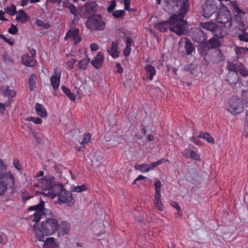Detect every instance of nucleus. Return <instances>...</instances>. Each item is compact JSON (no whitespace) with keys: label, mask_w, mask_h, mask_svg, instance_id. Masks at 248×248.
Listing matches in <instances>:
<instances>
[{"label":"nucleus","mask_w":248,"mask_h":248,"mask_svg":"<svg viewBox=\"0 0 248 248\" xmlns=\"http://www.w3.org/2000/svg\"><path fill=\"white\" fill-rule=\"evenodd\" d=\"M90 48L92 51H96L98 49L99 46L96 43H92L90 45Z\"/></svg>","instance_id":"nucleus-62"},{"label":"nucleus","mask_w":248,"mask_h":248,"mask_svg":"<svg viewBox=\"0 0 248 248\" xmlns=\"http://www.w3.org/2000/svg\"><path fill=\"white\" fill-rule=\"evenodd\" d=\"M125 14V11L123 10H115L112 13V15L117 18H122Z\"/></svg>","instance_id":"nucleus-47"},{"label":"nucleus","mask_w":248,"mask_h":248,"mask_svg":"<svg viewBox=\"0 0 248 248\" xmlns=\"http://www.w3.org/2000/svg\"><path fill=\"white\" fill-rule=\"evenodd\" d=\"M61 74V69L60 67H56L54 68L50 78L51 85L54 90L58 89L59 87Z\"/></svg>","instance_id":"nucleus-12"},{"label":"nucleus","mask_w":248,"mask_h":248,"mask_svg":"<svg viewBox=\"0 0 248 248\" xmlns=\"http://www.w3.org/2000/svg\"><path fill=\"white\" fill-rule=\"evenodd\" d=\"M200 26L203 29L211 31L217 38L223 37L226 33V30L224 31L222 29V31H220V28L217 27V25L214 22H202L200 23Z\"/></svg>","instance_id":"nucleus-9"},{"label":"nucleus","mask_w":248,"mask_h":248,"mask_svg":"<svg viewBox=\"0 0 248 248\" xmlns=\"http://www.w3.org/2000/svg\"><path fill=\"white\" fill-rule=\"evenodd\" d=\"M7 190V187L0 181V195L3 194Z\"/></svg>","instance_id":"nucleus-57"},{"label":"nucleus","mask_w":248,"mask_h":248,"mask_svg":"<svg viewBox=\"0 0 248 248\" xmlns=\"http://www.w3.org/2000/svg\"><path fill=\"white\" fill-rule=\"evenodd\" d=\"M135 169L137 170H139L142 173L148 172L150 171V169L148 166V164L146 163L136 164L135 165Z\"/></svg>","instance_id":"nucleus-32"},{"label":"nucleus","mask_w":248,"mask_h":248,"mask_svg":"<svg viewBox=\"0 0 248 248\" xmlns=\"http://www.w3.org/2000/svg\"><path fill=\"white\" fill-rule=\"evenodd\" d=\"M0 181L7 187V189L8 187L13 188L15 184L14 176L11 171H8L0 175Z\"/></svg>","instance_id":"nucleus-10"},{"label":"nucleus","mask_w":248,"mask_h":248,"mask_svg":"<svg viewBox=\"0 0 248 248\" xmlns=\"http://www.w3.org/2000/svg\"><path fill=\"white\" fill-rule=\"evenodd\" d=\"M116 7V3L115 0H112L109 5V6L107 8L108 12L109 13L113 12L114 11V9Z\"/></svg>","instance_id":"nucleus-51"},{"label":"nucleus","mask_w":248,"mask_h":248,"mask_svg":"<svg viewBox=\"0 0 248 248\" xmlns=\"http://www.w3.org/2000/svg\"><path fill=\"white\" fill-rule=\"evenodd\" d=\"M104 59V56L102 52H99L94 58V60L91 62L93 66L98 69L100 68L102 64Z\"/></svg>","instance_id":"nucleus-19"},{"label":"nucleus","mask_w":248,"mask_h":248,"mask_svg":"<svg viewBox=\"0 0 248 248\" xmlns=\"http://www.w3.org/2000/svg\"><path fill=\"white\" fill-rule=\"evenodd\" d=\"M133 42V40L130 37H126V46L123 51V54L124 56L128 57L130 53L131 50V45Z\"/></svg>","instance_id":"nucleus-29"},{"label":"nucleus","mask_w":248,"mask_h":248,"mask_svg":"<svg viewBox=\"0 0 248 248\" xmlns=\"http://www.w3.org/2000/svg\"><path fill=\"white\" fill-rule=\"evenodd\" d=\"M217 6L213 1L206 0L202 5V15L205 18H209L216 12Z\"/></svg>","instance_id":"nucleus-11"},{"label":"nucleus","mask_w":248,"mask_h":248,"mask_svg":"<svg viewBox=\"0 0 248 248\" xmlns=\"http://www.w3.org/2000/svg\"><path fill=\"white\" fill-rule=\"evenodd\" d=\"M185 70L190 72L192 75H195L197 69L196 66L193 63H190L185 66Z\"/></svg>","instance_id":"nucleus-41"},{"label":"nucleus","mask_w":248,"mask_h":248,"mask_svg":"<svg viewBox=\"0 0 248 248\" xmlns=\"http://www.w3.org/2000/svg\"><path fill=\"white\" fill-rule=\"evenodd\" d=\"M41 186L43 193L51 199L57 197L58 201L62 203H66L69 206H72L74 202L72 194L64 188L62 184H56L53 176H46L41 180Z\"/></svg>","instance_id":"nucleus-1"},{"label":"nucleus","mask_w":248,"mask_h":248,"mask_svg":"<svg viewBox=\"0 0 248 248\" xmlns=\"http://www.w3.org/2000/svg\"><path fill=\"white\" fill-rule=\"evenodd\" d=\"M91 138V135L90 133L84 134L82 139L79 140L80 144L85 146V145L90 142Z\"/></svg>","instance_id":"nucleus-40"},{"label":"nucleus","mask_w":248,"mask_h":248,"mask_svg":"<svg viewBox=\"0 0 248 248\" xmlns=\"http://www.w3.org/2000/svg\"><path fill=\"white\" fill-rule=\"evenodd\" d=\"M227 110L234 115L241 112L243 110V106L241 100L236 97H232L229 101Z\"/></svg>","instance_id":"nucleus-8"},{"label":"nucleus","mask_w":248,"mask_h":248,"mask_svg":"<svg viewBox=\"0 0 248 248\" xmlns=\"http://www.w3.org/2000/svg\"><path fill=\"white\" fill-rule=\"evenodd\" d=\"M22 63L26 66L33 67L37 62L33 57L29 56L28 54H25L22 56Z\"/></svg>","instance_id":"nucleus-18"},{"label":"nucleus","mask_w":248,"mask_h":248,"mask_svg":"<svg viewBox=\"0 0 248 248\" xmlns=\"http://www.w3.org/2000/svg\"><path fill=\"white\" fill-rule=\"evenodd\" d=\"M45 218V217L44 218ZM46 218L45 221H42L40 226L38 223L35 222L33 229L37 240L39 241H44L45 236L51 235L55 232L58 228V220L52 218V215Z\"/></svg>","instance_id":"nucleus-2"},{"label":"nucleus","mask_w":248,"mask_h":248,"mask_svg":"<svg viewBox=\"0 0 248 248\" xmlns=\"http://www.w3.org/2000/svg\"><path fill=\"white\" fill-rule=\"evenodd\" d=\"M241 31L242 33L238 35L239 39L242 41L248 42V29H243Z\"/></svg>","instance_id":"nucleus-38"},{"label":"nucleus","mask_w":248,"mask_h":248,"mask_svg":"<svg viewBox=\"0 0 248 248\" xmlns=\"http://www.w3.org/2000/svg\"><path fill=\"white\" fill-rule=\"evenodd\" d=\"M21 196L22 200L24 202L27 201L33 197L32 195H30L27 191L22 192L21 194Z\"/></svg>","instance_id":"nucleus-49"},{"label":"nucleus","mask_w":248,"mask_h":248,"mask_svg":"<svg viewBox=\"0 0 248 248\" xmlns=\"http://www.w3.org/2000/svg\"><path fill=\"white\" fill-rule=\"evenodd\" d=\"M119 43L117 41H113L111 43V47L107 49V51L113 59H116L119 57L120 52L118 50Z\"/></svg>","instance_id":"nucleus-20"},{"label":"nucleus","mask_w":248,"mask_h":248,"mask_svg":"<svg viewBox=\"0 0 248 248\" xmlns=\"http://www.w3.org/2000/svg\"><path fill=\"white\" fill-rule=\"evenodd\" d=\"M70 230V225L66 221H62L59 225L58 224V228L57 231L58 236H63L68 233Z\"/></svg>","instance_id":"nucleus-17"},{"label":"nucleus","mask_w":248,"mask_h":248,"mask_svg":"<svg viewBox=\"0 0 248 248\" xmlns=\"http://www.w3.org/2000/svg\"><path fill=\"white\" fill-rule=\"evenodd\" d=\"M98 5L95 1H87L84 4L85 11L88 14H92L96 11L98 8Z\"/></svg>","instance_id":"nucleus-23"},{"label":"nucleus","mask_w":248,"mask_h":248,"mask_svg":"<svg viewBox=\"0 0 248 248\" xmlns=\"http://www.w3.org/2000/svg\"><path fill=\"white\" fill-rule=\"evenodd\" d=\"M3 94L4 96L8 97V101L11 102L13 98L16 95V92L14 90H11L8 86L2 87Z\"/></svg>","instance_id":"nucleus-21"},{"label":"nucleus","mask_w":248,"mask_h":248,"mask_svg":"<svg viewBox=\"0 0 248 248\" xmlns=\"http://www.w3.org/2000/svg\"><path fill=\"white\" fill-rule=\"evenodd\" d=\"M35 109L36 112L40 117L42 118H45L47 115V112L46 108L44 105L40 103H37L35 105Z\"/></svg>","instance_id":"nucleus-24"},{"label":"nucleus","mask_w":248,"mask_h":248,"mask_svg":"<svg viewBox=\"0 0 248 248\" xmlns=\"http://www.w3.org/2000/svg\"><path fill=\"white\" fill-rule=\"evenodd\" d=\"M172 16H175L176 17L172 21V26L170 28V31L175 32L177 35L181 36L185 31L186 21L183 18H180L179 14H173Z\"/></svg>","instance_id":"nucleus-7"},{"label":"nucleus","mask_w":248,"mask_h":248,"mask_svg":"<svg viewBox=\"0 0 248 248\" xmlns=\"http://www.w3.org/2000/svg\"><path fill=\"white\" fill-rule=\"evenodd\" d=\"M40 202L35 205L31 206L29 207V211H34L33 215L32 221L36 223H38L40 219L44 217H47L51 215V211L44 208L45 202L41 199H40Z\"/></svg>","instance_id":"nucleus-4"},{"label":"nucleus","mask_w":248,"mask_h":248,"mask_svg":"<svg viewBox=\"0 0 248 248\" xmlns=\"http://www.w3.org/2000/svg\"><path fill=\"white\" fill-rule=\"evenodd\" d=\"M188 148L190 150V157L196 161H200V155L197 154L198 149L192 144H189Z\"/></svg>","instance_id":"nucleus-25"},{"label":"nucleus","mask_w":248,"mask_h":248,"mask_svg":"<svg viewBox=\"0 0 248 248\" xmlns=\"http://www.w3.org/2000/svg\"><path fill=\"white\" fill-rule=\"evenodd\" d=\"M7 170V165L3 161L0 159V175L4 174V171Z\"/></svg>","instance_id":"nucleus-54"},{"label":"nucleus","mask_w":248,"mask_h":248,"mask_svg":"<svg viewBox=\"0 0 248 248\" xmlns=\"http://www.w3.org/2000/svg\"><path fill=\"white\" fill-rule=\"evenodd\" d=\"M238 72H239L240 74L243 77H248V70L242 63L240 64Z\"/></svg>","instance_id":"nucleus-42"},{"label":"nucleus","mask_w":248,"mask_h":248,"mask_svg":"<svg viewBox=\"0 0 248 248\" xmlns=\"http://www.w3.org/2000/svg\"><path fill=\"white\" fill-rule=\"evenodd\" d=\"M175 17V16H171L168 20L158 23L156 25V29L161 32H165L168 29L170 30L172 26L171 22Z\"/></svg>","instance_id":"nucleus-15"},{"label":"nucleus","mask_w":248,"mask_h":248,"mask_svg":"<svg viewBox=\"0 0 248 248\" xmlns=\"http://www.w3.org/2000/svg\"><path fill=\"white\" fill-rule=\"evenodd\" d=\"M116 67H117V72L118 73H119V74H121L123 73V67L121 66V64L120 63H116Z\"/></svg>","instance_id":"nucleus-64"},{"label":"nucleus","mask_w":248,"mask_h":248,"mask_svg":"<svg viewBox=\"0 0 248 248\" xmlns=\"http://www.w3.org/2000/svg\"><path fill=\"white\" fill-rule=\"evenodd\" d=\"M227 67L230 72H238L239 67L233 62H228Z\"/></svg>","instance_id":"nucleus-39"},{"label":"nucleus","mask_w":248,"mask_h":248,"mask_svg":"<svg viewBox=\"0 0 248 248\" xmlns=\"http://www.w3.org/2000/svg\"><path fill=\"white\" fill-rule=\"evenodd\" d=\"M16 19L18 21L26 22L29 20L30 17L23 10H19Z\"/></svg>","instance_id":"nucleus-28"},{"label":"nucleus","mask_w":248,"mask_h":248,"mask_svg":"<svg viewBox=\"0 0 248 248\" xmlns=\"http://www.w3.org/2000/svg\"><path fill=\"white\" fill-rule=\"evenodd\" d=\"M13 165L14 167L18 170H22V167L19 162V160L17 158H15L13 160Z\"/></svg>","instance_id":"nucleus-53"},{"label":"nucleus","mask_w":248,"mask_h":248,"mask_svg":"<svg viewBox=\"0 0 248 248\" xmlns=\"http://www.w3.org/2000/svg\"><path fill=\"white\" fill-rule=\"evenodd\" d=\"M190 150L188 148V147L186 149V150L182 152V155L186 158H188L190 157V153H188V152H190Z\"/></svg>","instance_id":"nucleus-60"},{"label":"nucleus","mask_w":248,"mask_h":248,"mask_svg":"<svg viewBox=\"0 0 248 248\" xmlns=\"http://www.w3.org/2000/svg\"><path fill=\"white\" fill-rule=\"evenodd\" d=\"M226 80L229 82L230 84L234 85V90L238 91L237 86L239 87L242 84L239 81V77L238 72H229L226 77Z\"/></svg>","instance_id":"nucleus-14"},{"label":"nucleus","mask_w":248,"mask_h":248,"mask_svg":"<svg viewBox=\"0 0 248 248\" xmlns=\"http://www.w3.org/2000/svg\"><path fill=\"white\" fill-rule=\"evenodd\" d=\"M62 90L71 101L75 100V94L71 92L69 88L64 86H62Z\"/></svg>","instance_id":"nucleus-36"},{"label":"nucleus","mask_w":248,"mask_h":248,"mask_svg":"<svg viewBox=\"0 0 248 248\" xmlns=\"http://www.w3.org/2000/svg\"><path fill=\"white\" fill-rule=\"evenodd\" d=\"M124 6V9L128 11H132L133 10L130 8L131 0H123Z\"/></svg>","instance_id":"nucleus-55"},{"label":"nucleus","mask_w":248,"mask_h":248,"mask_svg":"<svg viewBox=\"0 0 248 248\" xmlns=\"http://www.w3.org/2000/svg\"><path fill=\"white\" fill-rule=\"evenodd\" d=\"M63 6L67 7L71 14L75 15L76 13V7L73 4L64 2L63 3Z\"/></svg>","instance_id":"nucleus-45"},{"label":"nucleus","mask_w":248,"mask_h":248,"mask_svg":"<svg viewBox=\"0 0 248 248\" xmlns=\"http://www.w3.org/2000/svg\"><path fill=\"white\" fill-rule=\"evenodd\" d=\"M5 11L6 13L11 16H14L17 13L16 7L14 4H12L10 7L6 8Z\"/></svg>","instance_id":"nucleus-44"},{"label":"nucleus","mask_w":248,"mask_h":248,"mask_svg":"<svg viewBox=\"0 0 248 248\" xmlns=\"http://www.w3.org/2000/svg\"><path fill=\"white\" fill-rule=\"evenodd\" d=\"M90 59L86 56L84 59L79 61L78 63V68L81 70H85L87 68Z\"/></svg>","instance_id":"nucleus-34"},{"label":"nucleus","mask_w":248,"mask_h":248,"mask_svg":"<svg viewBox=\"0 0 248 248\" xmlns=\"http://www.w3.org/2000/svg\"><path fill=\"white\" fill-rule=\"evenodd\" d=\"M171 205L175 208L178 212H180L181 211V207L179 205V204H178L177 202H171Z\"/></svg>","instance_id":"nucleus-58"},{"label":"nucleus","mask_w":248,"mask_h":248,"mask_svg":"<svg viewBox=\"0 0 248 248\" xmlns=\"http://www.w3.org/2000/svg\"><path fill=\"white\" fill-rule=\"evenodd\" d=\"M154 204L155 207L159 210L162 211L163 205L161 202V199L154 200Z\"/></svg>","instance_id":"nucleus-50"},{"label":"nucleus","mask_w":248,"mask_h":248,"mask_svg":"<svg viewBox=\"0 0 248 248\" xmlns=\"http://www.w3.org/2000/svg\"><path fill=\"white\" fill-rule=\"evenodd\" d=\"M199 137L205 140L208 142L214 144V140L213 137L206 132H199Z\"/></svg>","instance_id":"nucleus-33"},{"label":"nucleus","mask_w":248,"mask_h":248,"mask_svg":"<svg viewBox=\"0 0 248 248\" xmlns=\"http://www.w3.org/2000/svg\"><path fill=\"white\" fill-rule=\"evenodd\" d=\"M248 52V47H236L235 52L238 58H242Z\"/></svg>","instance_id":"nucleus-37"},{"label":"nucleus","mask_w":248,"mask_h":248,"mask_svg":"<svg viewBox=\"0 0 248 248\" xmlns=\"http://www.w3.org/2000/svg\"><path fill=\"white\" fill-rule=\"evenodd\" d=\"M161 199V191L155 190L154 200Z\"/></svg>","instance_id":"nucleus-63"},{"label":"nucleus","mask_w":248,"mask_h":248,"mask_svg":"<svg viewBox=\"0 0 248 248\" xmlns=\"http://www.w3.org/2000/svg\"><path fill=\"white\" fill-rule=\"evenodd\" d=\"M56 244L55 239L53 237H48L45 242L44 248H55Z\"/></svg>","instance_id":"nucleus-31"},{"label":"nucleus","mask_w":248,"mask_h":248,"mask_svg":"<svg viewBox=\"0 0 248 248\" xmlns=\"http://www.w3.org/2000/svg\"><path fill=\"white\" fill-rule=\"evenodd\" d=\"M220 46V41L217 38L213 37L206 43L205 46L208 49L217 48Z\"/></svg>","instance_id":"nucleus-26"},{"label":"nucleus","mask_w":248,"mask_h":248,"mask_svg":"<svg viewBox=\"0 0 248 248\" xmlns=\"http://www.w3.org/2000/svg\"><path fill=\"white\" fill-rule=\"evenodd\" d=\"M154 185L155 190L161 191V183L159 180H157L155 182Z\"/></svg>","instance_id":"nucleus-59"},{"label":"nucleus","mask_w":248,"mask_h":248,"mask_svg":"<svg viewBox=\"0 0 248 248\" xmlns=\"http://www.w3.org/2000/svg\"><path fill=\"white\" fill-rule=\"evenodd\" d=\"M164 10L167 13H171L179 10V17L184 18L189 8L188 0H164Z\"/></svg>","instance_id":"nucleus-3"},{"label":"nucleus","mask_w":248,"mask_h":248,"mask_svg":"<svg viewBox=\"0 0 248 248\" xmlns=\"http://www.w3.org/2000/svg\"><path fill=\"white\" fill-rule=\"evenodd\" d=\"M144 70L147 76V78L150 81L153 80L156 72L155 68L151 64H147L145 66Z\"/></svg>","instance_id":"nucleus-22"},{"label":"nucleus","mask_w":248,"mask_h":248,"mask_svg":"<svg viewBox=\"0 0 248 248\" xmlns=\"http://www.w3.org/2000/svg\"><path fill=\"white\" fill-rule=\"evenodd\" d=\"M76 60L75 59H71L67 61L66 63L67 68L70 70L73 69L74 64L76 63Z\"/></svg>","instance_id":"nucleus-52"},{"label":"nucleus","mask_w":248,"mask_h":248,"mask_svg":"<svg viewBox=\"0 0 248 248\" xmlns=\"http://www.w3.org/2000/svg\"><path fill=\"white\" fill-rule=\"evenodd\" d=\"M25 121L28 122H32L35 124H41L42 123V120L41 118L32 116L26 118L25 119Z\"/></svg>","instance_id":"nucleus-46"},{"label":"nucleus","mask_w":248,"mask_h":248,"mask_svg":"<svg viewBox=\"0 0 248 248\" xmlns=\"http://www.w3.org/2000/svg\"><path fill=\"white\" fill-rule=\"evenodd\" d=\"M216 21L221 24L223 28L225 27L224 31L227 30V26L230 27L232 26L231 14L226 6L222 5L220 7L217 14Z\"/></svg>","instance_id":"nucleus-6"},{"label":"nucleus","mask_w":248,"mask_h":248,"mask_svg":"<svg viewBox=\"0 0 248 248\" xmlns=\"http://www.w3.org/2000/svg\"><path fill=\"white\" fill-rule=\"evenodd\" d=\"M71 38L74 41L75 45H77L81 40L79 30L77 28H73L68 30L65 35V39Z\"/></svg>","instance_id":"nucleus-13"},{"label":"nucleus","mask_w":248,"mask_h":248,"mask_svg":"<svg viewBox=\"0 0 248 248\" xmlns=\"http://www.w3.org/2000/svg\"><path fill=\"white\" fill-rule=\"evenodd\" d=\"M0 37L4 40L6 43H8L10 45L12 46L14 44V42L10 39L6 38L3 34H0Z\"/></svg>","instance_id":"nucleus-61"},{"label":"nucleus","mask_w":248,"mask_h":248,"mask_svg":"<svg viewBox=\"0 0 248 248\" xmlns=\"http://www.w3.org/2000/svg\"><path fill=\"white\" fill-rule=\"evenodd\" d=\"M218 1H219L221 3H222V2H223V1H224V2L229 1L230 2V3L231 4L233 8L234 12L235 13L237 14V15H240V14L244 15L245 14V13L244 12H243L242 10H241L239 8L238 4L236 1H232L230 0H218Z\"/></svg>","instance_id":"nucleus-27"},{"label":"nucleus","mask_w":248,"mask_h":248,"mask_svg":"<svg viewBox=\"0 0 248 248\" xmlns=\"http://www.w3.org/2000/svg\"><path fill=\"white\" fill-rule=\"evenodd\" d=\"M184 47L187 55H192V53L195 51V47L192 43L188 40H186L185 43Z\"/></svg>","instance_id":"nucleus-30"},{"label":"nucleus","mask_w":248,"mask_h":248,"mask_svg":"<svg viewBox=\"0 0 248 248\" xmlns=\"http://www.w3.org/2000/svg\"><path fill=\"white\" fill-rule=\"evenodd\" d=\"M206 39V34L200 29L196 30L192 37V39L198 43H203Z\"/></svg>","instance_id":"nucleus-16"},{"label":"nucleus","mask_w":248,"mask_h":248,"mask_svg":"<svg viewBox=\"0 0 248 248\" xmlns=\"http://www.w3.org/2000/svg\"><path fill=\"white\" fill-rule=\"evenodd\" d=\"M87 188L84 185L82 186H73L71 187V191L76 192H81L87 190Z\"/></svg>","instance_id":"nucleus-43"},{"label":"nucleus","mask_w":248,"mask_h":248,"mask_svg":"<svg viewBox=\"0 0 248 248\" xmlns=\"http://www.w3.org/2000/svg\"><path fill=\"white\" fill-rule=\"evenodd\" d=\"M36 76L35 74H31L29 78L28 83L31 91H33L36 87Z\"/></svg>","instance_id":"nucleus-35"},{"label":"nucleus","mask_w":248,"mask_h":248,"mask_svg":"<svg viewBox=\"0 0 248 248\" xmlns=\"http://www.w3.org/2000/svg\"><path fill=\"white\" fill-rule=\"evenodd\" d=\"M36 25L38 27H43L45 29H48L50 25L48 23H44L42 20L37 19L35 22Z\"/></svg>","instance_id":"nucleus-48"},{"label":"nucleus","mask_w":248,"mask_h":248,"mask_svg":"<svg viewBox=\"0 0 248 248\" xmlns=\"http://www.w3.org/2000/svg\"><path fill=\"white\" fill-rule=\"evenodd\" d=\"M18 31L17 28L14 25H12L8 29V32L12 34H16Z\"/></svg>","instance_id":"nucleus-56"},{"label":"nucleus","mask_w":248,"mask_h":248,"mask_svg":"<svg viewBox=\"0 0 248 248\" xmlns=\"http://www.w3.org/2000/svg\"><path fill=\"white\" fill-rule=\"evenodd\" d=\"M86 27L91 31H102L105 27L102 16L98 14H94L87 18L85 22Z\"/></svg>","instance_id":"nucleus-5"}]
</instances>
